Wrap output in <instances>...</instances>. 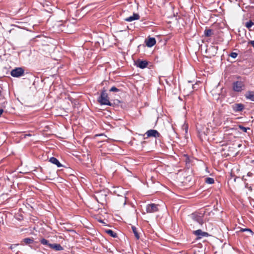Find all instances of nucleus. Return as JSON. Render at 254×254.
Wrapping results in <instances>:
<instances>
[{
  "instance_id": "f257e3e1",
  "label": "nucleus",
  "mask_w": 254,
  "mask_h": 254,
  "mask_svg": "<svg viewBox=\"0 0 254 254\" xmlns=\"http://www.w3.org/2000/svg\"><path fill=\"white\" fill-rule=\"evenodd\" d=\"M98 101L101 105L112 106V104L109 101L108 95L105 88L102 89L100 96L98 98Z\"/></svg>"
},
{
  "instance_id": "f03ea898",
  "label": "nucleus",
  "mask_w": 254,
  "mask_h": 254,
  "mask_svg": "<svg viewBox=\"0 0 254 254\" xmlns=\"http://www.w3.org/2000/svg\"><path fill=\"white\" fill-rule=\"evenodd\" d=\"M233 90L237 92H241L245 87V84L242 81H236L233 83Z\"/></svg>"
},
{
  "instance_id": "7ed1b4c3",
  "label": "nucleus",
  "mask_w": 254,
  "mask_h": 254,
  "mask_svg": "<svg viewBox=\"0 0 254 254\" xmlns=\"http://www.w3.org/2000/svg\"><path fill=\"white\" fill-rule=\"evenodd\" d=\"M158 205L154 203L148 204L146 206V211L148 213H152L158 211Z\"/></svg>"
},
{
  "instance_id": "20e7f679",
  "label": "nucleus",
  "mask_w": 254,
  "mask_h": 254,
  "mask_svg": "<svg viewBox=\"0 0 254 254\" xmlns=\"http://www.w3.org/2000/svg\"><path fill=\"white\" fill-rule=\"evenodd\" d=\"M24 70L22 67H16L11 71V75L14 77H18L24 74Z\"/></svg>"
},
{
  "instance_id": "39448f33",
  "label": "nucleus",
  "mask_w": 254,
  "mask_h": 254,
  "mask_svg": "<svg viewBox=\"0 0 254 254\" xmlns=\"http://www.w3.org/2000/svg\"><path fill=\"white\" fill-rule=\"evenodd\" d=\"M193 234L197 236L196 239H200L203 237H208L210 235L205 232H203L201 229H198L193 232Z\"/></svg>"
},
{
  "instance_id": "423d86ee",
  "label": "nucleus",
  "mask_w": 254,
  "mask_h": 254,
  "mask_svg": "<svg viewBox=\"0 0 254 254\" xmlns=\"http://www.w3.org/2000/svg\"><path fill=\"white\" fill-rule=\"evenodd\" d=\"M233 111L234 112H240L245 109V106L242 103H235L231 106Z\"/></svg>"
},
{
  "instance_id": "0eeeda50",
  "label": "nucleus",
  "mask_w": 254,
  "mask_h": 254,
  "mask_svg": "<svg viewBox=\"0 0 254 254\" xmlns=\"http://www.w3.org/2000/svg\"><path fill=\"white\" fill-rule=\"evenodd\" d=\"M145 134L147 135V137H154L155 138L159 137L161 135L160 133L155 129H150L146 131Z\"/></svg>"
},
{
  "instance_id": "6e6552de",
  "label": "nucleus",
  "mask_w": 254,
  "mask_h": 254,
  "mask_svg": "<svg viewBox=\"0 0 254 254\" xmlns=\"http://www.w3.org/2000/svg\"><path fill=\"white\" fill-rule=\"evenodd\" d=\"M106 196V194L103 193L102 192H99L96 193L94 197L98 203H102V201L105 200Z\"/></svg>"
},
{
  "instance_id": "1a4fd4ad",
  "label": "nucleus",
  "mask_w": 254,
  "mask_h": 254,
  "mask_svg": "<svg viewBox=\"0 0 254 254\" xmlns=\"http://www.w3.org/2000/svg\"><path fill=\"white\" fill-rule=\"evenodd\" d=\"M148 63L146 61H142L140 60H137L135 63V65L137 67L144 69L147 67Z\"/></svg>"
},
{
  "instance_id": "9d476101",
  "label": "nucleus",
  "mask_w": 254,
  "mask_h": 254,
  "mask_svg": "<svg viewBox=\"0 0 254 254\" xmlns=\"http://www.w3.org/2000/svg\"><path fill=\"white\" fill-rule=\"evenodd\" d=\"M146 45L148 47H153L156 42V39L154 37H149L147 39H146L145 41Z\"/></svg>"
},
{
  "instance_id": "9b49d317",
  "label": "nucleus",
  "mask_w": 254,
  "mask_h": 254,
  "mask_svg": "<svg viewBox=\"0 0 254 254\" xmlns=\"http://www.w3.org/2000/svg\"><path fill=\"white\" fill-rule=\"evenodd\" d=\"M245 97L247 100L254 101V92L252 91H247L245 94Z\"/></svg>"
},
{
  "instance_id": "f8f14e48",
  "label": "nucleus",
  "mask_w": 254,
  "mask_h": 254,
  "mask_svg": "<svg viewBox=\"0 0 254 254\" xmlns=\"http://www.w3.org/2000/svg\"><path fill=\"white\" fill-rule=\"evenodd\" d=\"M49 161L51 163L56 165L59 168L63 166V165L60 162V161L54 157H51L49 159Z\"/></svg>"
},
{
  "instance_id": "ddd939ff",
  "label": "nucleus",
  "mask_w": 254,
  "mask_h": 254,
  "mask_svg": "<svg viewBox=\"0 0 254 254\" xmlns=\"http://www.w3.org/2000/svg\"><path fill=\"white\" fill-rule=\"evenodd\" d=\"M49 247L57 251L63 250V248L59 244H51V245H49Z\"/></svg>"
},
{
  "instance_id": "4468645a",
  "label": "nucleus",
  "mask_w": 254,
  "mask_h": 254,
  "mask_svg": "<svg viewBox=\"0 0 254 254\" xmlns=\"http://www.w3.org/2000/svg\"><path fill=\"white\" fill-rule=\"evenodd\" d=\"M192 218L195 221H196L199 224H202L203 220L201 216L193 214Z\"/></svg>"
},
{
  "instance_id": "2eb2a0df",
  "label": "nucleus",
  "mask_w": 254,
  "mask_h": 254,
  "mask_svg": "<svg viewBox=\"0 0 254 254\" xmlns=\"http://www.w3.org/2000/svg\"><path fill=\"white\" fill-rule=\"evenodd\" d=\"M105 232L107 234H109L110 236H111L113 238H116L118 237L117 233L114 232L111 229L106 230Z\"/></svg>"
},
{
  "instance_id": "dca6fc26",
  "label": "nucleus",
  "mask_w": 254,
  "mask_h": 254,
  "mask_svg": "<svg viewBox=\"0 0 254 254\" xmlns=\"http://www.w3.org/2000/svg\"><path fill=\"white\" fill-rule=\"evenodd\" d=\"M22 242H23L26 245L30 244L33 243L34 239L32 238H26L22 240Z\"/></svg>"
},
{
  "instance_id": "f3484780",
  "label": "nucleus",
  "mask_w": 254,
  "mask_h": 254,
  "mask_svg": "<svg viewBox=\"0 0 254 254\" xmlns=\"http://www.w3.org/2000/svg\"><path fill=\"white\" fill-rule=\"evenodd\" d=\"M213 34V31L210 29H206L204 31V35L206 37H210Z\"/></svg>"
},
{
  "instance_id": "a211bd4d",
  "label": "nucleus",
  "mask_w": 254,
  "mask_h": 254,
  "mask_svg": "<svg viewBox=\"0 0 254 254\" xmlns=\"http://www.w3.org/2000/svg\"><path fill=\"white\" fill-rule=\"evenodd\" d=\"M131 229H132V232L134 235V236L135 237V238L137 239V240H139V238H140V236H139V235L137 231V229L136 228V227L134 226H132L131 227Z\"/></svg>"
},
{
  "instance_id": "6ab92c4d",
  "label": "nucleus",
  "mask_w": 254,
  "mask_h": 254,
  "mask_svg": "<svg viewBox=\"0 0 254 254\" xmlns=\"http://www.w3.org/2000/svg\"><path fill=\"white\" fill-rule=\"evenodd\" d=\"M140 17H127L124 19L125 21L127 22H131L132 21L139 19Z\"/></svg>"
},
{
  "instance_id": "aec40b11",
  "label": "nucleus",
  "mask_w": 254,
  "mask_h": 254,
  "mask_svg": "<svg viewBox=\"0 0 254 254\" xmlns=\"http://www.w3.org/2000/svg\"><path fill=\"white\" fill-rule=\"evenodd\" d=\"M253 25H254V22L252 20H249L245 23V26L248 29L251 28Z\"/></svg>"
},
{
  "instance_id": "412c9836",
  "label": "nucleus",
  "mask_w": 254,
  "mask_h": 254,
  "mask_svg": "<svg viewBox=\"0 0 254 254\" xmlns=\"http://www.w3.org/2000/svg\"><path fill=\"white\" fill-rule=\"evenodd\" d=\"M205 182L208 184H213L214 183V180L212 178H207Z\"/></svg>"
},
{
  "instance_id": "4be33fe9",
  "label": "nucleus",
  "mask_w": 254,
  "mask_h": 254,
  "mask_svg": "<svg viewBox=\"0 0 254 254\" xmlns=\"http://www.w3.org/2000/svg\"><path fill=\"white\" fill-rule=\"evenodd\" d=\"M40 242L42 244H43L44 245H47L49 247V245H51V244L49 243V241L44 238L40 240Z\"/></svg>"
},
{
  "instance_id": "5701e85b",
  "label": "nucleus",
  "mask_w": 254,
  "mask_h": 254,
  "mask_svg": "<svg viewBox=\"0 0 254 254\" xmlns=\"http://www.w3.org/2000/svg\"><path fill=\"white\" fill-rule=\"evenodd\" d=\"M239 127L242 131H243L244 132H246L248 130L250 129L249 127H246L242 125H239Z\"/></svg>"
},
{
  "instance_id": "b1692460",
  "label": "nucleus",
  "mask_w": 254,
  "mask_h": 254,
  "mask_svg": "<svg viewBox=\"0 0 254 254\" xmlns=\"http://www.w3.org/2000/svg\"><path fill=\"white\" fill-rule=\"evenodd\" d=\"M109 91L110 92H119L120 91V90L118 88H117V87H116L115 86H113L109 90Z\"/></svg>"
},
{
  "instance_id": "393cba45",
  "label": "nucleus",
  "mask_w": 254,
  "mask_h": 254,
  "mask_svg": "<svg viewBox=\"0 0 254 254\" xmlns=\"http://www.w3.org/2000/svg\"><path fill=\"white\" fill-rule=\"evenodd\" d=\"M197 129H198V134L200 136L203 137V136L207 135V134L205 133V132L204 131L199 130L198 128H197Z\"/></svg>"
},
{
  "instance_id": "a878e982",
  "label": "nucleus",
  "mask_w": 254,
  "mask_h": 254,
  "mask_svg": "<svg viewBox=\"0 0 254 254\" xmlns=\"http://www.w3.org/2000/svg\"><path fill=\"white\" fill-rule=\"evenodd\" d=\"M19 245L18 244H12L10 245V247H9V249H11L12 251H13V252L15 251V248L18 246Z\"/></svg>"
},
{
  "instance_id": "bb28decb",
  "label": "nucleus",
  "mask_w": 254,
  "mask_h": 254,
  "mask_svg": "<svg viewBox=\"0 0 254 254\" xmlns=\"http://www.w3.org/2000/svg\"><path fill=\"white\" fill-rule=\"evenodd\" d=\"M229 56L233 58V59H235L237 58V57L238 56V54L237 53H235V52H232L230 55Z\"/></svg>"
},
{
  "instance_id": "cd10ccee",
  "label": "nucleus",
  "mask_w": 254,
  "mask_h": 254,
  "mask_svg": "<svg viewBox=\"0 0 254 254\" xmlns=\"http://www.w3.org/2000/svg\"><path fill=\"white\" fill-rule=\"evenodd\" d=\"M140 14H142V13H135L134 12H132V14L131 16H139Z\"/></svg>"
},
{
  "instance_id": "c85d7f7f",
  "label": "nucleus",
  "mask_w": 254,
  "mask_h": 254,
  "mask_svg": "<svg viewBox=\"0 0 254 254\" xmlns=\"http://www.w3.org/2000/svg\"><path fill=\"white\" fill-rule=\"evenodd\" d=\"M242 231H243V232H245V231H249V232H250L251 233H252V231L251 229H248V228H245V229H243L242 230Z\"/></svg>"
},
{
  "instance_id": "c756f323",
  "label": "nucleus",
  "mask_w": 254,
  "mask_h": 254,
  "mask_svg": "<svg viewBox=\"0 0 254 254\" xmlns=\"http://www.w3.org/2000/svg\"><path fill=\"white\" fill-rule=\"evenodd\" d=\"M252 175H253V174H252V173H251V172H249V173L247 174V176H249V177L252 176Z\"/></svg>"
},
{
  "instance_id": "7c9ffc66",
  "label": "nucleus",
  "mask_w": 254,
  "mask_h": 254,
  "mask_svg": "<svg viewBox=\"0 0 254 254\" xmlns=\"http://www.w3.org/2000/svg\"><path fill=\"white\" fill-rule=\"evenodd\" d=\"M71 20H72L71 22L73 23L75 22V19H74L73 18H72Z\"/></svg>"
},
{
  "instance_id": "2f4dec72",
  "label": "nucleus",
  "mask_w": 254,
  "mask_h": 254,
  "mask_svg": "<svg viewBox=\"0 0 254 254\" xmlns=\"http://www.w3.org/2000/svg\"><path fill=\"white\" fill-rule=\"evenodd\" d=\"M237 78L238 79H241V76H237Z\"/></svg>"
},
{
  "instance_id": "473e14b6",
  "label": "nucleus",
  "mask_w": 254,
  "mask_h": 254,
  "mask_svg": "<svg viewBox=\"0 0 254 254\" xmlns=\"http://www.w3.org/2000/svg\"><path fill=\"white\" fill-rule=\"evenodd\" d=\"M99 221L101 223H104L103 221L101 220H99Z\"/></svg>"
},
{
  "instance_id": "72a5a7b5",
  "label": "nucleus",
  "mask_w": 254,
  "mask_h": 254,
  "mask_svg": "<svg viewBox=\"0 0 254 254\" xmlns=\"http://www.w3.org/2000/svg\"><path fill=\"white\" fill-rule=\"evenodd\" d=\"M66 22H67L66 21H64V24H65ZM63 24L62 23V24H61L60 25H62Z\"/></svg>"
},
{
  "instance_id": "f704fd0d",
  "label": "nucleus",
  "mask_w": 254,
  "mask_h": 254,
  "mask_svg": "<svg viewBox=\"0 0 254 254\" xmlns=\"http://www.w3.org/2000/svg\"><path fill=\"white\" fill-rule=\"evenodd\" d=\"M187 129H188V127H187L186 128V132H187Z\"/></svg>"
},
{
  "instance_id": "c9c22d12",
  "label": "nucleus",
  "mask_w": 254,
  "mask_h": 254,
  "mask_svg": "<svg viewBox=\"0 0 254 254\" xmlns=\"http://www.w3.org/2000/svg\"><path fill=\"white\" fill-rule=\"evenodd\" d=\"M18 252H16V254H18Z\"/></svg>"
}]
</instances>
